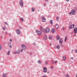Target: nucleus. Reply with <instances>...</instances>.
I'll return each instance as SVG.
<instances>
[{
  "instance_id": "51",
  "label": "nucleus",
  "mask_w": 77,
  "mask_h": 77,
  "mask_svg": "<svg viewBox=\"0 0 77 77\" xmlns=\"http://www.w3.org/2000/svg\"><path fill=\"white\" fill-rule=\"evenodd\" d=\"M32 53H31L30 54V55H32Z\"/></svg>"
},
{
  "instance_id": "11",
  "label": "nucleus",
  "mask_w": 77,
  "mask_h": 77,
  "mask_svg": "<svg viewBox=\"0 0 77 77\" xmlns=\"http://www.w3.org/2000/svg\"><path fill=\"white\" fill-rule=\"evenodd\" d=\"M74 33H76L77 32V28H75L74 29Z\"/></svg>"
},
{
  "instance_id": "30",
  "label": "nucleus",
  "mask_w": 77,
  "mask_h": 77,
  "mask_svg": "<svg viewBox=\"0 0 77 77\" xmlns=\"http://www.w3.org/2000/svg\"><path fill=\"white\" fill-rule=\"evenodd\" d=\"M5 24H6V25H7V26L8 25V23H7L6 22H5Z\"/></svg>"
},
{
  "instance_id": "17",
  "label": "nucleus",
  "mask_w": 77,
  "mask_h": 77,
  "mask_svg": "<svg viewBox=\"0 0 77 77\" xmlns=\"http://www.w3.org/2000/svg\"><path fill=\"white\" fill-rule=\"evenodd\" d=\"M58 25L57 24H56L55 26V27L56 28V29H58Z\"/></svg>"
},
{
  "instance_id": "7",
  "label": "nucleus",
  "mask_w": 77,
  "mask_h": 77,
  "mask_svg": "<svg viewBox=\"0 0 77 77\" xmlns=\"http://www.w3.org/2000/svg\"><path fill=\"white\" fill-rule=\"evenodd\" d=\"M63 40H62V39H60L59 40V43H60L61 45H62V44H63Z\"/></svg>"
},
{
  "instance_id": "49",
  "label": "nucleus",
  "mask_w": 77,
  "mask_h": 77,
  "mask_svg": "<svg viewBox=\"0 0 77 77\" xmlns=\"http://www.w3.org/2000/svg\"><path fill=\"white\" fill-rule=\"evenodd\" d=\"M53 66H51V69H53Z\"/></svg>"
},
{
  "instance_id": "41",
  "label": "nucleus",
  "mask_w": 77,
  "mask_h": 77,
  "mask_svg": "<svg viewBox=\"0 0 77 77\" xmlns=\"http://www.w3.org/2000/svg\"><path fill=\"white\" fill-rule=\"evenodd\" d=\"M7 33H8L7 32H5V35H6V34H7Z\"/></svg>"
},
{
  "instance_id": "59",
  "label": "nucleus",
  "mask_w": 77,
  "mask_h": 77,
  "mask_svg": "<svg viewBox=\"0 0 77 77\" xmlns=\"http://www.w3.org/2000/svg\"><path fill=\"white\" fill-rule=\"evenodd\" d=\"M75 36V35H74V36Z\"/></svg>"
},
{
  "instance_id": "9",
  "label": "nucleus",
  "mask_w": 77,
  "mask_h": 77,
  "mask_svg": "<svg viewBox=\"0 0 77 77\" xmlns=\"http://www.w3.org/2000/svg\"><path fill=\"white\" fill-rule=\"evenodd\" d=\"M74 27V25H72L70 26L69 27V29H73Z\"/></svg>"
},
{
  "instance_id": "47",
  "label": "nucleus",
  "mask_w": 77,
  "mask_h": 77,
  "mask_svg": "<svg viewBox=\"0 0 77 77\" xmlns=\"http://www.w3.org/2000/svg\"><path fill=\"white\" fill-rule=\"evenodd\" d=\"M40 27L41 29H42V28H43V27L42 26H40Z\"/></svg>"
},
{
  "instance_id": "21",
  "label": "nucleus",
  "mask_w": 77,
  "mask_h": 77,
  "mask_svg": "<svg viewBox=\"0 0 77 77\" xmlns=\"http://www.w3.org/2000/svg\"><path fill=\"white\" fill-rule=\"evenodd\" d=\"M20 50H18L17 51V53L18 54H20Z\"/></svg>"
},
{
  "instance_id": "32",
  "label": "nucleus",
  "mask_w": 77,
  "mask_h": 77,
  "mask_svg": "<svg viewBox=\"0 0 77 77\" xmlns=\"http://www.w3.org/2000/svg\"><path fill=\"white\" fill-rule=\"evenodd\" d=\"M65 29V27H63L62 28L63 30H64Z\"/></svg>"
},
{
  "instance_id": "16",
  "label": "nucleus",
  "mask_w": 77,
  "mask_h": 77,
  "mask_svg": "<svg viewBox=\"0 0 77 77\" xmlns=\"http://www.w3.org/2000/svg\"><path fill=\"white\" fill-rule=\"evenodd\" d=\"M44 39H45V40H46V39H47V35H45V36L44 37Z\"/></svg>"
},
{
  "instance_id": "58",
  "label": "nucleus",
  "mask_w": 77,
  "mask_h": 77,
  "mask_svg": "<svg viewBox=\"0 0 77 77\" xmlns=\"http://www.w3.org/2000/svg\"><path fill=\"white\" fill-rule=\"evenodd\" d=\"M48 72V74L49 73V72Z\"/></svg>"
},
{
  "instance_id": "44",
  "label": "nucleus",
  "mask_w": 77,
  "mask_h": 77,
  "mask_svg": "<svg viewBox=\"0 0 77 77\" xmlns=\"http://www.w3.org/2000/svg\"><path fill=\"white\" fill-rule=\"evenodd\" d=\"M71 14H72V13L71 12H70L69 13V15H71Z\"/></svg>"
},
{
  "instance_id": "2",
  "label": "nucleus",
  "mask_w": 77,
  "mask_h": 77,
  "mask_svg": "<svg viewBox=\"0 0 77 77\" xmlns=\"http://www.w3.org/2000/svg\"><path fill=\"white\" fill-rule=\"evenodd\" d=\"M42 22H45L46 21V19L45 18L44 16H43L41 17Z\"/></svg>"
},
{
  "instance_id": "6",
  "label": "nucleus",
  "mask_w": 77,
  "mask_h": 77,
  "mask_svg": "<svg viewBox=\"0 0 77 77\" xmlns=\"http://www.w3.org/2000/svg\"><path fill=\"white\" fill-rule=\"evenodd\" d=\"M71 13L72 15H75V11L74 10H73L71 11Z\"/></svg>"
},
{
  "instance_id": "22",
  "label": "nucleus",
  "mask_w": 77,
  "mask_h": 77,
  "mask_svg": "<svg viewBox=\"0 0 77 77\" xmlns=\"http://www.w3.org/2000/svg\"><path fill=\"white\" fill-rule=\"evenodd\" d=\"M50 22L51 25L53 24V21L52 20H50Z\"/></svg>"
},
{
  "instance_id": "5",
  "label": "nucleus",
  "mask_w": 77,
  "mask_h": 77,
  "mask_svg": "<svg viewBox=\"0 0 77 77\" xmlns=\"http://www.w3.org/2000/svg\"><path fill=\"white\" fill-rule=\"evenodd\" d=\"M19 4L20 6L22 7L23 6V1H20L19 2Z\"/></svg>"
},
{
  "instance_id": "29",
  "label": "nucleus",
  "mask_w": 77,
  "mask_h": 77,
  "mask_svg": "<svg viewBox=\"0 0 77 77\" xmlns=\"http://www.w3.org/2000/svg\"><path fill=\"white\" fill-rule=\"evenodd\" d=\"M66 39H67V37L66 36L65 38V42H66Z\"/></svg>"
},
{
  "instance_id": "4",
  "label": "nucleus",
  "mask_w": 77,
  "mask_h": 77,
  "mask_svg": "<svg viewBox=\"0 0 77 77\" xmlns=\"http://www.w3.org/2000/svg\"><path fill=\"white\" fill-rule=\"evenodd\" d=\"M22 48L23 50H26V47L25 46V45L22 44Z\"/></svg>"
},
{
  "instance_id": "19",
  "label": "nucleus",
  "mask_w": 77,
  "mask_h": 77,
  "mask_svg": "<svg viewBox=\"0 0 77 77\" xmlns=\"http://www.w3.org/2000/svg\"><path fill=\"white\" fill-rule=\"evenodd\" d=\"M3 77H6V74L5 73H4L3 75H2Z\"/></svg>"
},
{
  "instance_id": "31",
  "label": "nucleus",
  "mask_w": 77,
  "mask_h": 77,
  "mask_svg": "<svg viewBox=\"0 0 77 77\" xmlns=\"http://www.w3.org/2000/svg\"><path fill=\"white\" fill-rule=\"evenodd\" d=\"M56 20L57 21H58V17H57Z\"/></svg>"
},
{
  "instance_id": "55",
  "label": "nucleus",
  "mask_w": 77,
  "mask_h": 77,
  "mask_svg": "<svg viewBox=\"0 0 77 77\" xmlns=\"http://www.w3.org/2000/svg\"><path fill=\"white\" fill-rule=\"evenodd\" d=\"M1 38H2L3 37H2V36H1Z\"/></svg>"
},
{
  "instance_id": "18",
  "label": "nucleus",
  "mask_w": 77,
  "mask_h": 77,
  "mask_svg": "<svg viewBox=\"0 0 77 77\" xmlns=\"http://www.w3.org/2000/svg\"><path fill=\"white\" fill-rule=\"evenodd\" d=\"M63 60H66V57H65V56H63Z\"/></svg>"
},
{
  "instance_id": "20",
  "label": "nucleus",
  "mask_w": 77,
  "mask_h": 77,
  "mask_svg": "<svg viewBox=\"0 0 77 77\" xmlns=\"http://www.w3.org/2000/svg\"><path fill=\"white\" fill-rule=\"evenodd\" d=\"M37 63H41V60H39L37 61Z\"/></svg>"
},
{
  "instance_id": "12",
  "label": "nucleus",
  "mask_w": 77,
  "mask_h": 77,
  "mask_svg": "<svg viewBox=\"0 0 77 77\" xmlns=\"http://www.w3.org/2000/svg\"><path fill=\"white\" fill-rule=\"evenodd\" d=\"M37 35H41L42 33L40 31H38V32H37Z\"/></svg>"
},
{
  "instance_id": "56",
  "label": "nucleus",
  "mask_w": 77,
  "mask_h": 77,
  "mask_svg": "<svg viewBox=\"0 0 77 77\" xmlns=\"http://www.w3.org/2000/svg\"><path fill=\"white\" fill-rule=\"evenodd\" d=\"M33 44H34V45H35V43H33Z\"/></svg>"
},
{
  "instance_id": "14",
  "label": "nucleus",
  "mask_w": 77,
  "mask_h": 77,
  "mask_svg": "<svg viewBox=\"0 0 77 77\" xmlns=\"http://www.w3.org/2000/svg\"><path fill=\"white\" fill-rule=\"evenodd\" d=\"M48 39L49 40L52 39H53V36H49Z\"/></svg>"
},
{
  "instance_id": "36",
  "label": "nucleus",
  "mask_w": 77,
  "mask_h": 77,
  "mask_svg": "<svg viewBox=\"0 0 77 77\" xmlns=\"http://www.w3.org/2000/svg\"><path fill=\"white\" fill-rule=\"evenodd\" d=\"M36 33H38V29H37L36 30Z\"/></svg>"
},
{
  "instance_id": "42",
  "label": "nucleus",
  "mask_w": 77,
  "mask_h": 77,
  "mask_svg": "<svg viewBox=\"0 0 77 77\" xmlns=\"http://www.w3.org/2000/svg\"><path fill=\"white\" fill-rule=\"evenodd\" d=\"M23 49L20 50V51H21V52H23Z\"/></svg>"
},
{
  "instance_id": "15",
  "label": "nucleus",
  "mask_w": 77,
  "mask_h": 77,
  "mask_svg": "<svg viewBox=\"0 0 77 77\" xmlns=\"http://www.w3.org/2000/svg\"><path fill=\"white\" fill-rule=\"evenodd\" d=\"M8 45L10 47V48H12V47H11V43H9L8 44Z\"/></svg>"
},
{
  "instance_id": "48",
  "label": "nucleus",
  "mask_w": 77,
  "mask_h": 77,
  "mask_svg": "<svg viewBox=\"0 0 77 77\" xmlns=\"http://www.w3.org/2000/svg\"><path fill=\"white\" fill-rule=\"evenodd\" d=\"M75 76H76V77H77V73L76 74Z\"/></svg>"
},
{
  "instance_id": "43",
  "label": "nucleus",
  "mask_w": 77,
  "mask_h": 77,
  "mask_svg": "<svg viewBox=\"0 0 77 77\" xmlns=\"http://www.w3.org/2000/svg\"><path fill=\"white\" fill-rule=\"evenodd\" d=\"M60 36H58V39H59V38H60Z\"/></svg>"
},
{
  "instance_id": "13",
  "label": "nucleus",
  "mask_w": 77,
  "mask_h": 77,
  "mask_svg": "<svg viewBox=\"0 0 77 77\" xmlns=\"http://www.w3.org/2000/svg\"><path fill=\"white\" fill-rule=\"evenodd\" d=\"M51 32L53 33H54V32H55V29L54 28L52 29Z\"/></svg>"
},
{
  "instance_id": "28",
  "label": "nucleus",
  "mask_w": 77,
  "mask_h": 77,
  "mask_svg": "<svg viewBox=\"0 0 77 77\" xmlns=\"http://www.w3.org/2000/svg\"><path fill=\"white\" fill-rule=\"evenodd\" d=\"M54 48H57V49H58V45H57V47H56V46H55L54 47Z\"/></svg>"
},
{
  "instance_id": "3",
  "label": "nucleus",
  "mask_w": 77,
  "mask_h": 77,
  "mask_svg": "<svg viewBox=\"0 0 77 77\" xmlns=\"http://www.w3.org/2000/svg\"><path fill=\"white\" fill-rule=\"evenodd\" d=\"M51 62L52 63V64H56L57 63L58 61L57 60H51Z\"/></svg>"
},
{
  "instance_id": "1",
  "label": "nucleus",
  "mask_w": 77,
  "mask_h": 77,
  "mask_svg": "<svg viewBox=\"0 0 77 77\" xmlns=\"http://www.w3.org/2000/svg\"><path fill=\"white\" fill-rule=\"evenodd\" d=\"M50 32V28L48 27L46 29H45L44 31V33H48Z\"/></svg>"
},
{
  "instance_id": "37",
  "label": "nucleus",
  "mask_w": 77,
  "mask_h": 77,
  "mask_svg": "<svg viewBox=\"0 0 77 77\" xmlns=\"http://www.w3.org/2000/svg\"><path fill=\"white\" fill-rule=\"evenodd\" d=\"M44 6L45 7V6H46V5H45V4H44Z\"/></svg>"
},
{
  "instance_id": "35",
  "label": "nucleus",
  "mask_w": 77,
  "mask_h": 77,
  "mask_svg": "<svg viewBox=\"0 0 77 77\" xmlns=\"http://www.w3.org/2000/svg\"><path fill=\"white\" fill-rule=\"evenodd\" d=\"M69 77V75H66V77Z\"/></svg>"
},
{
  "instance_id": "45",
  "label": "nucleus",
  "mask_w": 77,
  "mask_h": 77,
  "mask_svg": "<svg viewBox=\"0 0 77 77\" xmlns=\"http://www.w3.org/2000/svg\"><path fill=\"white\" fill-rule=\"evenodd\" d=\"M10 42H12V39H10Z\"/></svg>"
},
{
  "instance_id": "53",
  "label": "nucleus",
  "mask_w": 77,
  "mask_h": 77,
  "mask_svg": "<svg viewBox=\"0 0 77 77\" xmlns=\"http://www.w3.org/2000/svg\"><path fill=\"white\" fill-rule=\"evenodd\" d=\"M67 2H69V0H66Z\"/></svg>"
},
{
  "instance_id": "8",
  "label": "nucleus",
  "mask_w": 77,
  "mask_h": 77,
  "mask_svg": "<svg viewBox=\"0 0 77 77\" xmlns=\"http://www.w3.org/2000/svg\"><path fill=\"white\" fill-rule=\"evenodd\" d=\"M43 70L44 72H45V73L47 72V68H46V67H44L43 68Z\"/></svg>"
},
{
  "instance_id": "52",
  "label": "nucleus",
  "mask_w": 77,
  "mask_h": 77,
  "mask_svg": "<svg viewBox=\"0 0 77 77\" xmlns=\"http://www.w3.org/2000/svg\"><path fill=\"white\" fill-rule=\"evenodd\" d=\"M48 0H45V2H47Z\"/></svg>"
},
{
  "instance_id": "60",
  "label": "nucleus",
  "mask_w": 77,
  "mask_h": 77,
  "mask_svg": "<svg viewBox=\"0 0 77 77\" xmlns=\"http://www.w3.org/2000/svg\"><path fill=\"white\" fill-rule=\"evenodd\" d=\"M38 11H39V10H38Z\"/></svg>"
},
{
  "instance_id": "54",
  "label": "nucleus",
  "mask_w": 77,
  "mask_h": 77,
  "mask_svg": "<svg viewBox=\"0 0 77 77\" xmlns=\"http://www.w3.org/2000/svg\"><path fill=\"white\" fill-rule=\"evenodd\" d=\"M9 35L10 36H11V34H9Z\"/></svg>"
},
{
  "instance_id": "39",
  "label": "nucleus",
  "mask_w": 77,
  "mask_h": 77,
  "mask_svg": "<svg viewBox=\"0 0 77 77\" xmlns=\"http://www.w3.org/2000/svg\"><path fill=\"white\" fill-rule=\"evenodd\" d=\"M75 53H77V49L75 50Z\"/></svg>"
},
{
  "instance_id": "46",
  "label": "nucleus",
  "mask_w": 77,
  "mask_h": 77,
  "mask_svg": "<svg viewBox=\"0 0 77 77\" xmlns=\"http://www.w3.org/2000/svg\"><path fill=\"white\" fill-rule=\"evenodd\" d=\"M48 63V62H47V61H46V64H47Z\"/></svg>"
},
{
  "instance_id": "10",
  "label": "nucleus",
  "mask_w": 77,
  "mask_h": 77,
  "mask_svg": "<svg viewBox=\"0 0 77 77\" xmlns=\"http://www.w3.org/2000/svg\"><path fill=\"white\" fill-rule=\"evenodd\" d=\"M16 32H17V34H18V35H20V33H21V32H20V30H19V29H17L16 31Z\"/></svg>"
},
{
  "instance_id": "34",
  "label": "nucleus",
  "mask_w": 77,
  "mask_h": 77,
  "mask_svg": "<svg viewBox=\"0 0 77 77\" xmlns=\"http://www.w3.org/2000/svg\"><path fill=\"white\" fill-rule=\"evenodd\" d=\"M57 40H58V35L57 36Z\"/></svg>"
},
{
  "instance_id": "50",
  "label": "nucleus",
  "mask_w": 77,
  "mask_h": 77,
  "mask_svg": "<svg viewBox=\"0 0 77 77\" xmlns=\"http://www.w3.org/2000/svg\"><path fill=\"white\" fill-rule=\"evenodd\" d=\"M58 49H59V48H59V45H58Z\"/></svg>"
},
{
  "instance_id": "40",
  "label": "nucleus",
  "mask_w": 77,
  "mask_h": 77,
  "mask_svg": "<svg viewBox=\"0 0 77 77\" xmlns=\"http://www.w3.org/2000/svg\"><path fill=\"white\" fill-rule=\"evenodd\" d=\"M73 59H74V58L73 57H72L71 58V59L72 60Z\"/></svg>"
},
{
  "instance_id": "24",
  "label": "nucleus",
  "mask_w": 77,
  "mask_h": 77,
  "mask_svg": "<svg viewBox=\"0 0 77 77\" xmlns=\"http://www.w3.org/2000/svg\"><path fill=\"white\" fill-rule=\"evenodd\" d=\"M32 12H34L35 11V9L33 8H32Z\"/></svg>"
},
{
  "instance_id": "33",
  "label": "nucleus",
  "mask_w": 77,
  "mask_h": 77,
  "mask_svg": "<svg viewBox=\"0 0 77 77\" xmlns=\"http://www.w3.org/2000/svg\"><path fill=\"white\" fill-rule=\"evenodd\" d=\"M17 53V51H16L15 52H14V54H16Z\"/></svg>"
},
{
  "instance_id": "27",
  "label": "nucleus",
  "mask_w": 77,
  "mask_h": 77,
  "mask_svg": "<svg viewBox=\"0 0 77 77\" xmlns=\"http://www.w3.org/2000/svg\"><path fill=\"white\" fill-rule=\"evenodd\" d=\"M40 30H41V31L42 32H44V31H45V29L44 30H43V29H40Z\"/></svg>"
},
{
  "instance_id": "26",
  "label": "nucleus",
  "mask_w": 77,
  "mask_h": 77,
  "mask_svg": "<svg viewBox=\"0 0 77 77\" xmlns=\"http://www.w3.org/2000/svg\"><path fill=\"white\" fill-rule=\"evenodd\" d=\"M9 54H10V51H9L7 53L8 55H9Z\"/></svg>"
},
{
  "instance_id": "38",
  "label": "nucleus",
  "mask_w": 77,
  "mask_h": 77,
  "mask_svg": "<svg viewBox=\"0 0 77 77\" xmlns=\"http://www.w3.org/2000/svg\"><path fill=\"white\" fill-rule=\"evenodd\" d=\"M3 30H5V28L3 27Z\"/></svg>"
},
{
  "instance_id": "23",
  "label": "nucleus",
  "mask_w": 77,
  "mask_h": 77,
  "mask_svg": "<svg viewBox=\"0 0 77 77\" xmlns=\"http://www.w3.org/2000/svg\"><path fill=\"white\" fill-rule=\"evenodd\" d=\"M2 49V46L1 45H0V51H1Z\"/></svg>"
},
{
  "instance_id": "25",
  "label": "nucleus",
  "mask_w": 77,
  "mask_h": 77,
  "mask_svg": "<svg viewBox=\"0 0 77 77\" xmlns=\"http://www.w3.org/2000/svg\"><path fill=\"white\" fill-rule=\"evenodd\" d=\"M20 20H21L22 21H24V19H23V18L22 17L20 18Z\"/></svg>"
},
{
  "instance_id": "57",
  "label": "nucleus",
  "mask_w": 77,
  "mask_h": 77,
  "mask_svg": "<svg viewBox=\"0 0 77 77\" xmlns=\"http://www.w3.org/2000/svg\"><path fill=\"white\" fill-rule=\"evenodd\" d=\"M50 45H51V44H50Z\"/></svg>"
}]
</instances>
